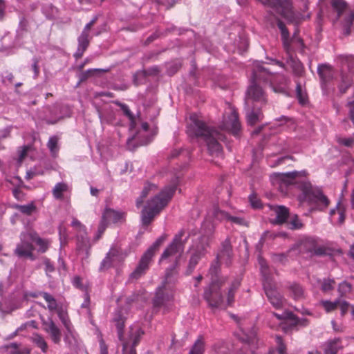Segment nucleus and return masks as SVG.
Here are the masks:
<instances>
[{
    "label": "nucleus",
    "mask_w": 354,
    "mask_h": 354,
    "mask_svg": "<svg viewBox=\"0 0 354 354\" xmlns=\"http://www.w3.org/2000/svg\"><path fill=\"white\" fill-rule=\"evenodd\" d=\"M185 230H180L165 249L159 259L158 263L160 264L171 263L172 265L166 270L165 279L161 286L156 289L153 301L156 307L165 306L167 302L173 300L175 287L178 281V273L175 269L178 266L184 251L185 244V240H183Z\"/></svg>",
    "instance_id": "1"
},
{
    "label": "nucleus",
    "mask_w": 354,
    "mask_h": 354,
    "mask_svg": "<svg viewBox=\"0 0 354 354\" xmlns=\"http://www.w3.org/2000/svg\"><path fill=\"white\" fill-rule=\"evenodd\" d=\"M240 285L241 279L239 278L230 281L228 277L212 279L204 290L203 298L211 308H225L232 306Z\"/></svg>",
    "instance_id": "2"
},
{
    "label": "nucleus",
    "mask_w": 354,
    "mask_h": 354,
    "mask_svg": "<svg viewBox=\"0 0 354 354\" xmlns=\"http://www.w3.org/2000/svg\"><path fill=\"white\" fill-rule=\"evenodd\" d=\"M306 171H292L281 175V180L288 185H294L302 192L301 201H307L315 205L317 209L324 210L330 203L328 198L318 189H313L309 181L303 178Z\"/></svg>",
    "instance_id": "3"
},
{
    "label": "nucleus",
    "mask_w": 354,
    "mask_h": 354,
    "mask_svg": "<svg viewBox=\"0 0 354 354\" xmlns=\"http://www.w3.org/2000/svg\"><path fill=\"white\" fill-rule=\"evenodd\" d=\"M187 132L190 137L203 139L211 155L218 156L221 153L222 147L218 140H223V136L217 130L209 127L199 118L198 115L195 113L190 115Z\"/></svg>",
    "instance_id": "4"
},
{
    "label": "nucleus",
    "mask_w": 354,
    "mask_h": 354,
    "mask_svg": "<svg viewBox=\"0 0 354 354\" xmlns=\"http://www.w3.org/2000/svg\"><path fill=\"white\" fill-rule=\"evenodd\" d=\"M263 6L270 9L273 15L281 16L285 19L293 22L299 23L301 21L309 19L310 13L305 12L308 10L309 2L308 0H299V10L295 11L291 0H257Z\"/></svg>",
    "instance_id": "5"
},
{
    "label": "nucleus",
    "mask_w": 354,
    "mask_h": 354,
    "mask_svg": "<svg viewBox=\"0 0 354 354\" xmlns=\"http://www.w3.org/2000/svg\"><path fill=\"white\" fill-rule=\"evenodd\" d=\"M274 75L269 68H265L259 62L254 64L252 73V82L247 91L246 103L249 104L250 101L252 104L259 105L263 107L267 103V97L259 83L261 82H269L273 86V80Z\"/></svg>",
    "instance_id": "6"
},
{
    "label": "nucleus",
    "mask_w": 354,
    "mask_h": 354,
    "mask_svg": "<svg viewBox=\"0 0 354 354\" xmlns=\"http://www.w3.org/2000/svg\"><path fill=\"white\" fill-rule=\"evenodd\" d=\"M179 183V176L171 179L169 185L149 200L144 207L142 213V223L143 225H149L154 217L167 205L176 190Z\"/></svg>",
    "instance_id": "7"
},
{
    "label": "nucleus",
    "mask_w": 354,
    "mask_h": 354,
    "mask_svg": "<svg viewBox=\"0 0 354 354\" xmlns=\"http://www.w3.org/2000/svg\"><path fill=\"white\" fill-rule=\"evenodd\" d=\"M258 263L263 279V289L269 301L275 308H281L284 303V299L276 288L275 283L270 276V271L266 260L259 257L258 258Z\"/></svg>",
    "instance_id": "8"
},
{
    "label": "nucleus",
    "mask_w": 354,
    "mask_h": 354,
    "mask_svg": "<svg viewBox=\"0 0 354 354\" xmlns=\"http://www.w3.org/2000/svg\"><path fill=\"white\" fill-rule=\"evenodd\" d=\"M167 235L162 234L151 245L141 257L138 264L130 274V279H138L149 270L153 258L161 244L166 240Z\"/></svg>",
    "instance_id": "9"
},
{
    "label": "nucleus",
    "mask_w": 354,
    "mask_h": 354,
    "mask_svg": "<svg viewBox=\"0 0 354 354\" xmlns=\"http://www.w3.org/2000/svg\"><path fill=\"white\" fill-rule=\"evenodd\" d=\"M71 226L77 233V250L80 256L82 265L88 263V259L90 255V240L87 236L86 227L77 218H73Z\"/></svg>",
    "instance_id": "10"
},
{
    "label": "nucleus",
    "mask_w": 354,
    "mask_h": 354,
    "mask_svg": "<svg viewBox=\"0 0 354 354\" xmlns=\"http://www.w3.org/2000/svg\"><path fill=\"white\" fill-rule=\"evenodd\" d=\"M330 5L333 10L337 12V19L344 13L346 14L342 19V24L344 34L345 35H350L354 20V9H349L348 3L344 0H330Z\"/></svg>",
    "instance_id": "11"
},
{
    "label": "nucleus",
    "mask_w": 354,
    "mask_h": 354,
    "mask_svg": "<svg viewBox=\"0 0 354 354\" xmlns=\"http://www.w3.org/2000/svg\"><path fill=\"white\" fill-rule=\"evenodd\" d=\"M19 238L20 242L17 244L14 254L19 258H26L32 261L35 260L36 257L33 253L35 248L31 243L30 229L22 232Z\"/></svg>",
    "instance_id": "12"
},
{
    "label": "nucleus",
    "mask_w": 354,
    "mask_h": 354,
    "mask_svg": "<svg viewBox=\"0 0 354 354\" xmlns=\"http://www.w3.org/2000/svg\"><path fill=\"white\" fill-rule=\"evenodd\" d=\"M59 318L66 329L64 341L71 348L78 347L80 341L68 315H65L61 311L59 313Z\"/></svg>",
    "instance_id": "13"
},
{
    "label": "nucleus",
    "mask_w": 354,
    "mask_h": 354,
    "mask_svg": "<svg viewBox=\"0 0 354 354\" xmlns=\"http://www.w3.org/2000/svg\"><path fill=\"white\" fill-rule=\"evenodd\" d=\"M222 128L230 131L233 134L236 135L240 130L241 124L239 120L238 114L234 107L229 106L223 115Z\"/></svg>",
    "instance_id": "14"
},
{
    "label": "nucleus",
    "mask_w": 354,
    "mask_h": 354,
    "mask_svg": "<svg viewBox=\"0 0 354 354\" xmlns=\"http://www.w3.org/2000/svg\"><path fill=\"white\" fill-rule=\"evenodd\" d=\"M207 246V243L200 241L190 249L191 256L187 266V274L193 272L199 261L205 255Z\"/></svg>",
    "instance_id": "15"
},
{
    "label": "nucleus",
    "mask_w": 354,
    "mask_h": 354,
    "mask_svg": "<svg viewBox=\"0 0 354 354\" xmlns=\"http://www.w3.org/2000/svg\"><path fill=\"white\" fill-rule=\"evenodd\" d=\"M44 330L50 337L55 344H59L61 341V331L51 318L44 320L42 322Z\"/></svg>",
    "instance_id": "16"
},
{
    "label": "nucleus",
    "mask_w": 354,
    "mask_h": 354,
    "mask_svg": "<svg viewBox=\"0 0 354 354\" xmlns=\"http://www.w3.org/2000/svg\"><path fill=\"white\" fill-rule=\"evenodd\" d=\"M269 209L274 214L275 218L273 223L282 224L285 223L289 216L288 209L283 205H268Z\"/></svg>",
    "instance_id": "17"
},
{
    "label": "nucleus",
    "mask_w": 354,
    "mask_h": 354,
    "mask_svg": "<svg viewBox=\"0 0 354 354\" xmlns=\"http://www.w3.org/2000/svg\"><path fill=\"white\" fill-rule=\"evenodd\" d=\"M39 295L42 296V297L47 303V308L50 313L56 312L59 316V313L62 311L64 314L68 315L67 312L64 310L61 306L59 305L57 300L53 295L46 292H41Z\"/></svg>",
    "instance_id": "18"
},
{
    "label": "nucleus",
    "mask_w": 354,
    "mask_h": 354,
    "mask_svg": "<svg viewBox=\"0 0 354 354\" xmlns=\"http://www.w3.org/2000/svg\"><path fill=\"white\" fill-rule=\"evenodd\" d=\"M90 35L81 33L77 37V48L73 56L76 59H80L88 48L91 39Z\"/></svg>",
    "instance_id": "19"
},
{
    "label": "nucleus",
    "mask_w": 354,
    "mask_h": 354,
    "mask_svg": "<svg viewBox=\"0 0 354 354\" xmlns=\"http://www.w3.org/2000/svg\"><path fill=\"white\" fill-rule=\"evenodd\" d=\"M30 240L38 247L37 251L41 253L46 252L50 244L48 239L41 238L37 232L32 229H30Z\"/></svg>",
    "instance_id": "20"
},
{
    "label": "nucleus",
    "mask_w": 354,
    "mask_h": 354,
    "mask_svg": "<svg viewBox=\"0 0 354 354\" xmlns=\"http://www.w3.org/2000/svg\"><path fill=\"white\" fill-rule=\"evenodd\" d=\"M342 348V339L339 337L328 339L322 345L324 354H337Z\"/></svg>",
    "instance_id": "21"
},
{
    "label": "nucleus",
    "mask_w": 354,
    "mask_h": 354,
    "mask_svg": "<svg viewBox=\"0 0 354 354\" xmlns=\"http://www.w3.org/2000/svg\"><path fill=\"white\" fill-rule=\"evenodd\" d=\"M263 107L257 104H252V107L247 111L246 117L248 124L250 125H254L257 122L261 121L263 118V113L261 109Z\"/></svg>",
    "instance_id": "22"
},
{
    "label": "nucleus",
    "mask_w": 354,
    "mask_h": 354,
    "mask_svg": "<svg viewBox=\"0 0 354 354\" xmlns=\"http://www.w3.org/2000/svg\"><path fill=\"white\" fill-rule=\"evenodd\" d=\"M124 214L114 209L107 208L102 214V218L106 221L107 224L109 223H117L124 218Z\"/></svg>",
    "instance_id": "23"
},
{
    "label": "nucleus",
    "mask_w": 354,
    "mask_h": 354,
    "mask_svg": "<svg viewBox=\"0 0 354 354\" xmlns=\"http://www.w3.org/2000/svg\"><path fill=\"white\" fill-rule=\"evenodd\" d=\"M318 75L322 83H326L333 78L334 71L333 68L328 64L319 65L317 68Z\"/></svg>",
    "instance_id": "24"
},
{
    "label": "nucleus",
    "mask_w": 354,
    "mask_h": 354,
    "mask_svg": "<svg viewBox=\"0 0 354 354\" xmlns=\"http://www.w3.org/2000/svg\"><path fill=\"white\" fill-rule=\"evenodd\" d=\"M308 251L313 255L316 256H324L326 254V248L322 245L317 244L314 239H308L306 243Z\"/></svg>",
    "instance_id": "25"
},
{
    "label": "nucleus",
    "mask_w": 354,
    "mask_h": 354,
    "mask_svg": "<svg viewBox=\"0 0 354 354\" xmlns=\"http://www.w3.org/2000/svg\"><path fill=\"white\" fill-rule=\"evenodd\" d=\"M158 187L156 185L151 183H146L141 192L140 196L136 199V207H140L144 202V199L150 194L156 192Z\"/></svg>",
    "instance_id": "26"
},
{
    "label": "nucleus",
    "mask_w": 354,
    "mask_h": 354,
    "mask_svg": "<svg viewBox=\"0 0 354 354\" xmlns=\"http://www.w3.org/2000/svg\"><path fill=\"white\" fill-rule=\"evenodd\" d=\"M8 354H29L30 349L27 347H21V344L13 342L4 346Z\"/></svg>",
    "instance_id": "27"
},
{
    "label": "nucleus",
    "mask_w": 354,
    "mask_h": 354,
    "mask_svg": "<svg viewBox=\"0 0 354 354\" xmlns=\"http://www.w3.org/2000/svg\"><path fill=\"white\" fill-rule=\"evenodd\" d=\"M118 253L119 252L116 248H111L101 262L100 270H102L111 268Z\"/></svg>",
    "instance_id": "28"
},
{
    "label": "nucleus",
    "mask_w": 354,
    "mask_h": 354,
    "mask_svg": "<svg viewBox=\"0 0 354 354\" xmlns=\"http://www.w3.org/2000/svg\"><path fill=\"white\" fill-rule=\"evenodd\" d=\"M277 26L281 31V38L283 40V46L287 51L289 50L290 48V40H289V32L285 26L283 21L278 19Z\"/></svg>",
    "instance_id": "29"
},
{
    "label": "nucleus",
    "mask_w": 354,
    "mask_h": 354,
    "mask_svg": "<svg viewBox=\"0 0 354 354\" xmlns=\"http://www.w3.org/2000/svg\"><path fill=\"white\" fill-rule=\"evenodd\" d=\"M68 186L65 183H57L53 189V195L55 199H62L63 195L68 192Z\"/></svg>",
    "instance_id": "30"
},
{
    "label": "nucleus",
    "mask_w": 354,
    "mask_h": 354,
    "mask_svg": "<svg viewBox=\"0 0 354 354\" xmlns=\"http://www.w3.org/2000/svg\"><path fill=\"white\" fill-rule=\"evenodd\" d=\"M31 341L41 348L42 352L46 353L48 350V346L44 338L38 333H35L30 337Z\"/></svg>",
    "instance_id": "31"
},
{
    "label": "nucleus",
    "mask_w": 354,
    "mask_h": 354,
    "mask_svg": "<svg viewBox=\"0 0 354 354\" xmlns=\"http://www.w3.org/2000/svg\"><path fill=\"white\" fill-rule=\"evenodd\" d=\"M14 207L27 216H30L36 210V206L32 202L27 205H15Z\"/></svg>",
    "instance_id": "32"
},
{
    "label": "nucleus",
    "mask_w": 354,
    "mask_h": 354,
    "mask_svg": "<svg viewBox=\"0 0 354 354\" xmlns=\"http://www.w3.org/2000/svg\"><path fill=\"white\" fill-rule=\"evenodd\" d=\"M205 351V343L203 337L200 336L192 347L189 354H203Z\"/></svg>",
    "instance_id": "33"
},
{
    "label": "nucleus",
    "mask_w": 354,
    "mask_h": 354,
    "mask_svg": "<svg viewBox=\"0 0 354 354\" xmlns=\"http://www.w3.org/2000/svg\"><path fill=\"white\" fill-rule=\"evenodd\" d=\"M221 258L219 257H217L216 259L212 263L209 270V274L212 276L211 277V281L212 279H218L221 278L222 276L218 277V274L220 270V263H219V259Z\"/></svg>",
    "instance_id": "34"
},
{
    "label": "nucleus",
    "mask_w": 354,
    "mask_h": 354,
    "mask_svg": "<svg viewBox=\"0 0 354 354\" xmlns=\"http://www.w3.org/2000/svg\"><path fill=\"white\" fill-rule=\"evenodd\" d=\"M58 138L55 136H52L49 138L47 146L53 156L55 157L58 153Z\"/></svg>",
    "instance_id": "35"
},
{
    "label": "nucleus",
    "mask_w": 354,
    "mask_h": 354,
    "mask_svg": "<svg viewBox=\"0 0 354 354\" xmlns=\"http://www.w3.org/2000/svg\"><path fill=\"white\" fill-rule=\"evenodd\" d=\"M321 304L326 311V313H330L335 310L339 303V299L335 300L334 301H331L329 300H322L321 301Z\"/></svg>",
    "instance_id": "36"
},
{
    "label": "nucleus",
    "mask_w": 354,
    "mask_h": 354,
    "mask_svg": "<svg viewBox=\"0 0 354 354\" xmlns=\"http://www.w3.org/2000/svg\"><path fill=\"white\" fill-rule=\"evenodd\" d=\"M290 65L293 73L297 76H301L304 73V66L299 60L291 59Z\"/></svg>",
    "instance_id": "37"
},
{
    "label": "nucleus",
    "mask_w": 354,
    "mask_h": 354,
    "mask_svg": "<svg viewBox=\"0 0 354 354\" xmlns=\"http://www.w3.org/2000/svg\"><path fill=\"white\" fill-rule=\"evenodd\" d=\"M122 111L126 115L130 120V129L132 130L135 128V121L133 114L131 113L129 106L125 104H119Z\"/></svg>",
    "instance_id": "38"
},
{
    "label": "nucleus",
    "mask_w": 354,
    "mask_h": 354,
    "mask_svg": "<svg viewBox=\"0 0 354 354\" xmlns=\"http://www.w3.org/2000/svg\"><path fill=\"white\" fill-rule=\"evenodd\" d=\"M352 290V286L351 283L343 281L340 283L338 286V292L339 293L340 297H345L347 294L350 293Z\"/></svg>",
    "instance_id": "39"
},
{
    "label": "nucleus",
    "mask_w": 354,
    "mask_h": 354,
    "mask_svg": "<svg viewBox=\"0 0 354 354\" xmlns=\"http://www.w3.org/2000/svg\"><path fill=\"white\" fill-rule=\"evenodd\" d=\"M291 295L295 299H300L304 296V290L298 284H293L290 286Z\"/></svg>",
    "instance_id": "40"
},
{
    "label": "nucleus",
    "mask_w": 354,
    "mask_h": 354,
    "mask_svg": "<svg viewBox=\"0 0 354 354\" xmlns=\"http://www.w3.org/2000/svg\"><path fill=\"white\" fill-rule=\"evenodd\" d=\"M276 343L277 344V351L271 350L268 354H286V346L283 344L281 337L276 336Z\"/></svg>",
    "instance_id": "41"
},
{
    "label": "nucleus",
    "mask_w": 354,
    "mask_h": 354,
    "mask_svg": "<svg viewBox=\"0 0 354 354\" xmlns=\"http://www.w3.org/2000/svg\"><path fill=\"white\" fill-rule=\"evenodd\" d=\"M274 315L275 317H277V318L279 320L283 319L286 317H288L290 319H292L294 322V324L295 325H299V324L305 325L304 323L301 322V320H300L297 317H295V316L292 313H286V315L285 314L279 315L277 313H274Z\"/></svg>",
    "instance_id": "42"
},
{
    "label": "nucleus",
    "mask_w": 354,
    "mask_h": 354,
    "mask_svg": "<svg viewBox=\"0 0 354 354\" xmlns=\"http://www.w3.org/2000/svg\"><path fill=\"white\" fill-rule=\"evenodd\" d=\"M335 281L333 279H324L322 283L321 289L323 292H328L333 290Z\"/></svg>",
    "instance_id": "43"
},
{
    "label": "nucleus",
    "mask_w": 354,
    "mask_h": 354,
    "mask_svg": "<svg viewBox=\"0 0 354 354\" xmlns=\"http://www.w3.org/2000/svg\"><path fill=\"white\" fill-rule=\"evenodd\" d=\"M296 94L299 103L304 104L307 102V95L305 91H302L301 86L299 83H297Z\"/></svg>",
    "instance_id": "44"
},
{
    "label": "nucleus",
    "mask_w": 354,
    "mask_h": 354,
    "mask_svg": "<svg viewBox=\"0 0 354 354\" xmlns=\"http://www.w3.org/2000/svg\"><path fill=\"white\" fill-rule=\"evenodd\" d=\"M231 250H232L230 241L228 240H225L223 243V249L221 252V254L217 257L223 258V257L226 256L227 258H229L231 254Z\"/></svg>",
    "instance_id": "45"
},
{
    "label": "nucleus",
    "mask_w": 354,
    "mask_h": 354,
    "mask_svg": "<svg viewBox=\"0 0 354 354\" xmlns=\"http://www.w3.org/2000/svg\"><path fill=\"white\" fill-rule=\"evenodd\" d=\"M245 337H241L243 342L248 344H254L257 341V334L254 330L250 331L248 334H245Z\"/></svg>",
    "instance_id": "46"
},
{
    "label": "nucleus",
    "mask_w": 354,
    "mask_h": 354,
    "mask_svg": "<svg viewBox=\"0 0 354 354\" xmlns=\"http://www.w3.org/2000/svg\"><path fill=\"white\" fill-rule=\"evenodd\" d=\"M214 217L219 221L227 220L229 221L230 214L225 211L216 209L214 212Z\"/></svg>",
    "instance_id": "47"
},
{
    "label": "nucleus",
    "mask_w": 354,
    "mask_h": 354,
    "mask_svg": "<svg viewBox=\"0 0 354 354\" xmlns=\"http://www.w3.org/2000/svg\"><path fill=\"white\" fill-rule=\"evenodd\" d=\"M107 225L108 224L106 223V221L102 218L98 226L97 234L95 236V241H97L101 238L102 235L103 234L106 228L107 227Z\"/></svg>",
    "instance_id": "48"
},
{
    "label": "nucleus",
    "mask_w": 354,
    "mask_h": 354,
    "mask_svg": "<svg viewBox=\"0 0 354 354\" xmlns=\"http://www.w3.org/2000/svg\"><path fill=\"white\" fill-rule=\"evenodd\" d=\"M289 225L292 230L300 229L302 227V223L297 215L291 218Z\"/></svg>",
    "instance_id": "49"
},
{
    "label": "nucleus",
    "mask_w": 354,
    "mask_h": 354,
    "mask_svg": "<svg viewBox=\"0 0 354 354\" xmlns=\"http://www.w3.org/2000/svg\"><path fill=\"white\" fill-rule=\"evenodd\" d=\"M31 147L29 145H26L22 147L19 150V162H21L24 158L27 156L28 152L30 150Z\"/></svg>",
    "instance_id": "50"
},
{
    "label": "nucleus",
    "mask_w": 354,
    "mask_h": 354,
    "mask_svg": "<svg viewBox=\"0 0 354 354\" xmlns=\"http://www.w3.org/2000/svg\"><path fill=\"white\" fill-rule=\"evenodd\" d=\"M115 321L116 322V327L118 330V337L122 341L123 328L124 327V320L120 318L118 319H115Z\"/></svg>",
    "instance_id": "51"
},
{
    "label": "nucleus",
    "mask_w": 354,
    "mask_h": 354,
    "mask_svg": "<svg viewBox=\"0 0 354 354\" xmlns=\"http://www.w3.org/2000/svg\"><path fill=\"white\" fill-rule=\"evenodd\" d=\"M249 201H250L251 205L254 208H259L261 205L260 200L257 196V195L254 194H252L251 195H250Z\"/></svg>",
    "instance_id": "52"
},
{
    "label": "nucleus",
    "mask_w": 354,
    "mask_h": 354,
    "mask_svg": "<svg viewBox=\"0 0 354 354\" xmlns=\"http://www.w3.org/2000/svg\"><path fill=\"white\" fill-rule=\"evenodd\" d=\"M338 306L340 308L342 316H344L351 306L346 301L341 300L339 299Z\"/></svg>",
    "instance_id": "53"
},
{
    "label": "nucleus",
    "mask_w": 354,
    "mask_h": 354,
    "mask_svg": "<svg viewBox=\"0 0 354 354\" xmlns=\"http://www.w3.org/2000/svg\"><path fill=\"white\" fill-rule=\"evenodd\" d=\"M339 144L346 147H351L354 145V136L350 138H342L338 140Z\"/></svg>",
    "instance_id": "54"
},
{
    "label": "nucleus",
    "mask_w": 354,
    "mask_h": 354,
    "mask_svg": "<svg viewBox=\"0 0 354 354\" xmlns=\"http://www.w3.org/2000/svg\"><path fill=\"white\" fill-rule=\"evenodd\" d=\"M44 264L45 266V271L47 275L55 271V267L49 259H45Z\"/></svg>",
    "instance_id": "55"
},
{
    "label": "nucleus",
    "mask_w": 354,
    "mask_h": 354,
    "mask_svg": "<svg viewBox=\"0 0 354 354\" xmlns=\"http://www.w3.org/2000/svg\"><path fill=\"white\" fill-rule=\"evenodd\" d=\"M229 221L233 223H236L240 225H246L245 221L243 218L239 216H232L230 215Z\"/></svg>",
    "instance_id": "56"
},
{
    "label": "nucleus",
    "mask_w": 354,
    "mask_h": 354,
    "mask_svg": "<svg viewBox=\"0 0 354 354\" xmlns=\"http://www.w3.org/2000/svg\"><path fill=\"white\" fill-rule=\"evenodd\" d=\"M30 326H31L32 328H36L37 326H36L35 321L32 320V321L27 322L21 324L17 329V331L21 332V331L25 330L26 328L30 327Z\"/></svg>",
    "instance_id": "57"
},
{
    "label": "nucleus",
    "mask_w": 354,
    "mask_h": 354,
    "mask_svg": "<svg viewBox=\"0 0 354 354\" xmlns=\"http://www.w3.org/2000/svg\"><path fill=\"white\" fill-rule=\"evenodd\" d=\"M96 21H97V17H95L89 23L86 24V26H84L82 32L86 34V35H90V33H89L90 30H91V27L95 24Z\"/></svg>",
    "instance_id": "58"
},
{
    "label": "nucleus",
    "mask_w": 354,
    "mask_h": 354,
    "mask_svg": "<svg viewBox=\"0 0 354 354\" xmlns=\"http://www.w3.org/2000/svg\"><path fill=\"white\" fill-rule=\"evenodd\" d=\"M142 334H143V331L140 328H138L136 330V331L135 333L133 342V346H136L137 345L138 342H139L140 337H141V335Z\"/></svg>",
    "instance_id": "59"
},
{
    "label": "nucleus",
    "mask_w": 354,
    "mask_h": 354,
    "mask_svg": "<svg viewBox=\"0 0 354 354\" xmlns=\"http://www.w3.org/2000/svg\"><path fill=\"white\" fill-rule=\"evenodd\" d=\"M10 128L7 127L4 129L0 130V140L6 138L10 136Z\"/></svg>",
    "instance_id": "60"
},
{
    "label": "nucleus",
    "mask_w": 354,
    "mask_h": 354,
    "mask_svg": "<svg viewBox=\"0 0 354 354\" xmlns=\"http://www.w3.org/2000/svg\"><path fill=\"white\" fill-rule=\"evenodd\" d=\"M32 68L35 73V77H37L39 73V68L38 66V60L36 58H35L33 59V64L32 65Z\"/></svg>",
    "instance_id": "61"
},
{
    "label": "nucleus",
    "mask_w": 354,
    "mask_h": 354,
    "mask_svg": "<svg viewBox=\"0 0 354 354\" xmlns=\"http://www.w3.org/2000/svg\"><path fill=\"white\" fill-rule=\"evenodd\" d=\"M331 324H332L333 329L334 330V331H335V332H342L343 331V328L340 326H338L337 324V323L335 322V321L333 320L331 322Z\"/></svg>",
    "instance_id": "62"
},
{
    "label": "nucleus",
    "mask_w": 354,
    "mask_h": 354,
    "mask_svg": "<svg viewBox=\"0 0 354 354\" xmlns=\"http://www.w3.org/2000/svg\"><path fill=\"white\" fill-rule=\"evenodd\" d=\"M5 10V4L3 0H0V19L3 17Z\"/></svg>",
    "instance_id": "63"
},
{
    "label": "nucleus",
    "mask_w": 354,
    "mask_h": 354,
    "mask_svg": "<svg viewBox=\"0 0 354 354\" xmlns=\"http://www.w3.org/2000/svg\"><path fill=\"white\" fill-rule=\"evenodd\" d=\"M291 157L290 156H283V157H281V158H279L277 160V163L276 165H281L282 164L285 160L286 159H290Z\"/></svg>",
    "instance_id": "64"
}]
</instances>
